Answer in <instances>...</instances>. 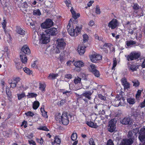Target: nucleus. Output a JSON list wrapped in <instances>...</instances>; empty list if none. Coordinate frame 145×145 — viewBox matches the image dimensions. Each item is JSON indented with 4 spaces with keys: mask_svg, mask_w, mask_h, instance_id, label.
<instances>
[{
    "mask_svg": "<svg viewBox=\"0 0 145 145\" xmlns=\"http://www.w3.org/2000/svg\"><path fill=\"white\" fill-rule=\"evenodd\" d=\"M72 24L70 23L67 25V28L68 32L71 36H77L81 31L82 26L80 25L79 27L76 26L75 29H74Z\"/></svg>",
    "mask_w": 145,
    "mask_h": 145,
    "instance_id": "1",
    "label": "nucleus"
},
{
    "mask_svg": "<svg viewBox=\"0 0 145 145\" xmlns=\"http://www.w3.org/2000/svg\"><path fill=\"white\" fill-rule=\"evenodd\" d=\"M71 116L69 115L68 116L67 113L66 112H63L61 116V114H59L56 117V119L59 121L60 123H61L64 125H67L69 123V117Z\"/></svg>",
    "mask_w": 145,
    "mask_h": 145,
    "instance_id": "2",
    "label": "nucleus"
},
{
    "mask_svg": "<svg viewBox=\"0 0 145 145\" xmlns=\"http://www.w3.org/2000/svg\"><path fill=\"white\" fill-rule=\"evenodd\" d=\"M30 52V50L27 46H23L20 53V59L23 63H27V59L26 54H28Z\"/></svg>",
    "mask_w": 145,
    "mask_h": 145,
    "instance_id": "3",
    "label": "nucleus"
},
{
    "mask_svg": "<svg viewBox=\"0 0 145 145\" xmlns=\"http://www.w3.org/2000/svg\"><path fill=\"white\" fill-rule=\"evenodd\" d=\"M57 44L56 52L59 53L64 49L66 43L63 39H58L57 40Z\"/></svg>",
    "mask_w": 145,
    "mask_h": 145,
    "instance_id": "4",
    "label": "nucleus"
},
{
    "mask_svg": "<svg viewBox=\"0 0 145 145\" xmlns=\"http://www.w3.org/2000/svg\"><path fill=\"white\" fill-rule=\"evenodd\" d=\"M133 134L131 131H129L128 134V137L129 138V139H123L120 144V145H130L132 144L133 138Z\"/></svg>",
    "mask_w": 145,
    "mask_h": 145,
    "instance_id": "5",
    "label": "nucleus"
},
{
    "mask_svg": "<svg viewBox=\"0 0 145 145\" xmlns=\"http://www.w3.org/2000/svg\"><path fill=\"white\" fill-rule=\"evenodd\" d=\"M140 56V52H133L127 56V59L128 61H132L138 58Z\"/></svg>",
    "mask_w": 145,
    "mask_h": 145,
    "instance_id": "6",
    "label": "nucleus"
},
{
    "mask_svg": "<svg viewBox=\"0 0 145 145\" xmlns=\"http://www.w3.org/2000/svg\"><path fill=\"white\" fill-rule=\"evenodd\" d=\"M54 22L52 20L48 18L41 24V26L43 29H47L52 26Z\"/></svg>",
    "mask_w": 145,
    "mask_h": 145,
    "instance_id": "7",
    "label": "nucleus"
},
{
    "mask_svg": "<svg viewBox=\"0 0 145 145\" xmlns=\"http://www.w3.org/2000/svg\"><path fill=\"white\" fill-rule=\"evenodd\" d=\"M125 99L121 95L117 96L115 101V106H123L125 105Z\"/></svg>",
    "mask_w": 145,
    "mask_h": 145,
    "instance_id": "8",
    "label": "nucleus"
},
{
    "mask_svg": "<svg viewBox=\"0 0 145 145\" xmlns=\"http://www.w3.org/2000/svg\"><path fill=\"white\" fill-rule=\"evenodd\" d=\"M138 138L142 142H144L142 145H145V128H142L139 133ZM139 145H141L140 144Z\"/></svg>",
    "mask_w": 145,
    "mask_h": 145,
    "instance_id": "9",
    "label": "nucleus"
},
{
    "mask_svg": "<svg viewBox=\"0 0 145 145\" xmlns=\"http://www.w3.org/2000/svg\"><path fill=\"white\" fill-rule=\"evenodd\" d=\"M89 57L91 61L93 63H96L102 59V56L96 53L92 54Z\"/></svg>",
    "mask_w": 145,
    "mask_h": 145,
    "instance_id": "10",
    "label": "nucleus"
},
{
    "mask_svg": "<svg viewBox=\"0 0 145 145\" xmlns=\"http://www.w3.org/2000/svg\"><path fill=\"white\" fill-rule=\"evenodd\" d=\"M40 42L42 44H46L50 40V37L46 33L42 34L40 39Z\"/></svg>",
    "mask_w": 145,
    "mask_h": 145,
    "instance_id": "11",
    "label": "nucleus"
},
{
    "mask_svg": "<svg viewBox=\"0 0 145 145\" xmlns=\"http://www.w3.org/2000/svg\"><path fill=\"white\" fill-rule=\"evenodd\" d=\"M108 130L111 132H113L116 129L115 124L116 121L114 119H112L109 122Z\"/></svg>",
    "mask_w": 145,
    "mask_h": 145,
    "instance_id": "12",
    "label": "nucleus"
},
{
    "mask_svg": "<svg viewBox=\"0 0 145 145\" xmlns=\"http://www.w3.org/2000/svg\"><path fill=\"white\" fill-rule=\"evenodd\" d=\"M118 22L116 19H113L108 24V26L109 28L111 29H114L118 26Z\"/></svg>",
    "mask_w": 145,
    "mask_h": 145,
    "instance_id": "13",
    "label": "nucleus"
},
{
    "mask_svg": "<svg viewBox=\"0 0 145 145\" xmlns=\"http://www.w3.org/2000/svg\"><path fill=\"white\" fill-rule=\"evenodd\" d=\"M45 33L49 37L50 35H56L57 33V29L55 28H52L46 30Z\"/></svg>",
    "mask_w": 145,
    "mask_h": 145,
    "instance_id": "14",
    "label": "nucleus"
},
{
    "mask_svg": "<svg viewBox=\"0 0 145 145\" xmlns=\"http://www.w3.org/2000/svg\"><path fill=\"white\" fill-rule=\"evenodd\" d=\"M92 93L90 91H86L83 93L82 95H78V96L80 98L82 97V96H84L90 100L91 99V95H92Z\"/></svg>",
    "mask_w": 145,
    "mask_h": 145,
    "instance_id": "15",
    "label": "nucleus"
},
{
    "mask_svg": "<svg viewBox=\"0 0 145 145\" xmlns=\"http://www.w3.org/2000/svg\"><path fill=\"white\" fill-rule=\"evenodd\" d=\"M123 124H131L132 123V120L129 118H125L121 121Z\"/></svg>",
    "mask_w": 145,
    "mask_h": 145,
    "instance_id": "16",
    "label": "nucleus"
},
{
    "mask_svg": "<svg viewBox=\"0 0 145 145\" xmlns=\"http://www.w3.org/2000/svg\"><path fill=\"white\" fill-rule=\"evenodd\" d=\"M73 64L76 67L79 68L82 67L84 66V62L81 60L75 61Z\"/></svg>",
    "mask_w": 145,
    "mask_h": 145,
    "instance_id": "17",
    "label": "nucleus"
},
{
    "mask_svg": "<svg viewBox=\"0 0 145 145\" xmlns=\"http://www.w3.org/2000/svg\"><path fill=\"white\" fill-rule=\"evenodd\" d=\"M70 11L72 14V17L75 19H77L80 16L79 13H76L72 7H71Z\"/></svg>",
    "mask_w": 145,
    "mask_h": 145,
    "instance_id": "18",
    "label": "nucleus"
},
{
    "mask_svg": "<svg viewBox=\"0 0 145 145\" xmlns=\"http://www.w3.org/2000/svg\"><path fill=\"white\" fill-rule=\"evenodd\" d=\"M128 68L129 70H131L132 71H134L137 70L138 68V67L135 64H129L128 66Z\"/></svg>",
    "mask_w": 145,
    "mask_h": 145,
    "instance_id": "19",
    "label": "nucleus"
},
{
    "mask_svg": "<svg viewBox=\"0 0 145 145\" xmlns=\"http://www.w3.org/2000/svg\"><path fill=\"white\" fill-rule=\"evenodd\" d=\"M84 46H78V52L80 55L84 54L85 52V48Z\"/></svg>",
    "mask_w": 145,
    "mask_h": 145,
    "instance_id": "20",
    "label": "nucleus"
},
{
    "mask_svg": "<svg viewBox=\"0 0 145 145\" xmlns=\"http://www.w3.org/2000/svg\"><path fill=\"white\" fill-rule=\"evenodd\" d=\"M86 123L89 126L91 127L96 128L98 127V126L96 125V123L90 121H87Z\"/></svg>",
    "mask_w": 145,
    "mask_h": 145,
    "instance_id": "21",
    "label": "nucleus"
},
{
    "mask_svg": "<svg viewBox=\"0 0 145 145\" xmlns=\"http://www.w3.org/2000/svg\"><path fill=\"white\" fill-rule=\"evenodd\" d=\"M17 33L21 35H23L25 34V31L22 29L18 27L17 29Z\"/></svg>",
    "mask_w": 145,
    "mask_h": 145,
    "instance_id": "22",
    "label": "nucleus"
},
{
    "mask_svg": "<svg viewBox=\"0 0 145 145\" xmlns=\"http://www.w3.org/2000/svg\"><path fill=\"white\" fill-rule=\"evenodd\" d=\"M127 101L130 104L133 105L135 103V100L134 98L130 97L127 99Z\"/></svg>",
    "mask_w": 145,
    "mask_h": 145,
    "instance_id": "23",
    "label": "nucleus"
},
{
    "mask_svg": "<svg viewBox=\"0 0 145 145\" xmlns=\"http://www.w3.org/2000/svg\"><path fill=\"white\" fill-rule=\"evenodd\" d=\"M58 76V74H49L48 78V79H55Z\"/></svg>",
    "mask_w": 145,
    "mask_h": 145,
    "instance_id": "24",
    "label": "nucleus"
},
{
    "mask_svg": "<svg viewBox=\"0 0 145 145\" xmlns=\"http://www.w3.org/2000/svg\"><path fill=\"white\" fill-rule=\"evenodd\" d=\"M40 103L38 101H35L33 102V108L35 109L36 110L37 109L39 106Z\"/></svg>",
    "mask_w": 145,
    "mask_h": 145,
    "instance_id": "25",
    "label": "nucleus"
},
{
    "mask_svg": "<svg viewBox=\"0 0 145 145\" xmlns=\"http://www.w3.org/2000/svg\"><path fill=\"white\" fill-rule=\"evenodd\" d=\"M40 111L42 113L43 116L44 117L47 118V115L46 112H45L44 110V107L42 106L40 108Z\"/></svg>",
    "mask_w": 145,
    "mask_h": 145,
    "instance_id": "26",
    "label": "nucleus"
},
{
    "mask_svg": "<svg viewBox=\"0 0 145 145\" xmlns=\"http://www.w3.org/2000/svg\"><path fill=\"white\" fill-rule=\"evenodd\" d=\"M131 25V23L130 22H127L126 24L125 25L129 29V33H130L131 34H133L134 31L133 30H131L130 29V25Z\"/></svg>",
    "mask_w": 145,
    "mask_h": 145,
    "instance_id": "27",
    "label": "nucleus"
},
{
    "mask_svg": "<svg viewBox=\"0 0 145 145\" xmlns=\"http://www.w3.org/2000/svg\"><path fill=\"white\" fill-rule=\"evenodd\" d=\"M81 80V79L80 78L78 77H77L75 78L74 80V82L75 84L79 83L80 84L82 85V84H80Z\"/></svg>",
    "mask_w": 145,
    "mask_h": 145,
    "instance_id": "28",
    "label": "nucleus"
},
{
    "mask_svg": "<svg viewBox=\"0 0 145 145\" xmlns=\"http://www.w3.org/2000/svg\"><path fill=\"white\" fill-rule=\"evenodd\" d=\"M89 71L93 72L94 71H95L96 70V67L95 65L93 64H92L90 65L89 67Z\"/></svg>",
    "mask_w": 145,
    "mask_h": 145,
    "instance_id": "29",
    "label": "nucleus"
},
{
    "mask_svg": "<svg viewBox=\"0 0 145 145\" xmlns=\"http://www.w3.org/2000/svg\"><path fill=\"white\" fill-rule=\"evenodd\" d=\"M18 99L19 100L25 97V95L24 93L23 92L21 94H17Z\"/></svg>",
    "mask_w": 145,
    "mask_h": 145,
    "instance_id": "30",
    "label": "nucleus"
},
{
    "mask_svg": "<svg viewBox=\"0 0 145 145\" xmlns=\"http://www.w3.org/2000/svg\"><path fill=\"white\" fill-rule=\"evenodd\" d=\"M23 70L26 73L29 75L31 74L32 73V71L30 70L29 69L25 67L24 68Z\"/></svg>",
    "mask_w": 145,
    "mask_h": 145,
    "instance_id": "31",
    "label": "nucleus"
},
{
    "mask_svg": "<svg viewBox=\"0 0 145 145\" xmlns=\"http://www.w3.org/2000/svg\"><path fill=\"white\" fill-rule=\"evenodd\" d=\"M61 142V140L59 138L57 137L54 138V140L53 142H52V144L53 145L55 143H56L57 144H59Z\"/></svg>",
    "mask_w": 145,
    "mask_h": 145,
    "instance_id": "32",
    "label": "nucleus"
},
{
    "mask_svg": "<svg viewBox=\"0 0 145 145\" xmlns=\"http://www.w3.org/2000/svg\"><path fill=\"white\" fill-rule=\"evenodd\" d=\"M77 138V135L76 133H73L71 136V139L73 141H75Z\"/></svg>",
    "mask_w": 145,
    "mask_h": 145,
    "instance_id": "33",
    "label": "nucleus"
},
{
    "mask_svg": "<svg viewBox=\"0 0 145 145\" xmlns=\"http://www.w3.org/2000/svg\"><path fill=\"white\" fill-rule=\"evenodd\" d=\"M64 2L68 7H72L71 2L70 0H65Z\"/></svg>",
    "mask_w": 145,
    "mask_h": 145,
    "instance_id": "34",
    "label": "nucleus"
},
{
    "mask_svg": "<svg viewBox=\"0 0 145 145\" xmlns=\"http://www.w3.org/2000/svg\"><path fill=\"white\" fill-rule=\"evenodd\" d=\"M136 42H135L132 40L127 41V42L126 44L127 46H130L131 45H133L135 44Z\"/></svg>",
    "mask_w": 145,
    "mask_h": 145,
    "instance_id": "35",
    "label": "nucleus"
},
{
    "mask_svg": "<svg viewBox=\"0 0 145 145\" xmlns=\"http://www.w3.org/2000/svg\"><path fill=\"white\" fill-rule=\"evenodd\" d=\"M46 86V85L45 84H42L41 83H40L39 88L40 90L42 91H43L44 90Z\"/></svg>",
    "mask_w": 145,
    "mask_h": 145,
    "instance_id": "36",
    "label": "nucleus"
},
{
    "mask_svg": "<svg viewBox=\"0 0 145 145\" xmlns=\"http://www.w3.org/2000/svg\"><path fill=\"white\" fill-rule=\"evenodd\" d=\"M83 42H85L88 41V35L86 34H84L83 35Z\"/></svg>",
    "mask_w": 145,
    "mask_h": 145,
    "instance_id": "37",
    "label": "nucleus"
},
{
    "mask_svg": "<svg viewBox=\"0 0 145 145\" xmlns=\"http://www.w3.org/2000/svg\"><path fill=\"white\" fill-rule=\"evenodd\" d=\"M38 129L44 130L45 131H49V129L46 126H42L37 128Z\"/></svg>",
    "mask_w": 145,
    "mask_h": 145,
    "instance_id": "38",
    "label": "nucleus"
},
{
    "mask_svg": "<svg viewBox=\"0 0 145 145\" xmlns=\"http://www.w3.org/2000/svg\"><path fill=\"white\" fill-rule=\"evenodd\" d=\"M104 47H108L110 49V48L112 47L113 50H114V49L112 45L110 43H106L103 46Z\"/></svg>",
    "mask_w": 145,
    "mask_h": 145,
    "instance_id": "39",
    "label": "nucleus"
},
{
    "mask_svg": "<svg viewBox=\"0 0 145 145\" xmlns=\"http://www.w3.org/2000/svg\"><path fill=\"white\" fill-rule=\"evenodd\" d=\"M33 14L35 15H40L41 14V13L39 9L34 10Z\"/></svg>",
    "mask_w": 145,
    "mask_h": 145,
    "instance_id": "40",
    "label": "nucleus"
},
{
    "mask_svg": "<svg viewBox=\"0 0 145 145\" xmlns=\"http://www.w3.org/2000/svg\"><path fill=\"white\" fill-rule=\"evenodd\" d=\"M117 65L116 59L115 58H114L113 59V65L112 67V69H114L116 66Z\"/></svg>",
    "mask_w": 145,
    "mask_h": 145,
    "instance_id": "41",
    "label": "nucleus"
},
{
    "mask_svg": "<svg viewBox=\"0 0 145 145\" xmlns=\"http://www.w3.org/2000/svg\"><path fill=\"white\" fill-rule=\"evenodd\" d=\"M133 8L135 10H138L140 9V7L137 3H134Z\"/></svg>",
    "mask_w": 145,
    "mask_h": 145,
    "instance_id": "42",
    "label": "nucleus"
},
{
    "mask_svg": "<svg viewBox=\"0 0 145 145\" xmlns=\"http://www.w3.org/2000/svg\"><path fill=\"white\" fill-rule=\"evenodd\" d=\"M37 96V94L35 93H29L28 95H27V96L29 98L31 97H36Z\"/></svg>",
    "mask_w": 145,
    "mask_h": 145,
    "instance_id": "43",
    "label": "nucleus"
},
{
    "mask_svg": "<svg viewBox=\"0 0 145 145\" xmlns=\"http://www.w3.org/2000/svg\"><path fill=\"white\" fill-rule=\"evenodd\" d=\"M133 86L135 87L138 86L139 85V83L138 81L137 80H135L133 81Z\"/></svg>",
    "mask_w": 145,
    "mask_h": 145,
    "instance_id": "44",
    "label": "nucleus"
},
{
    "mask_svg": "<svg viewBox=\"0 0 145 145\" xmlns=\"http://www.w3.org/2000/svg\"><path fill=\"white\" fill-rule=\"evenodd\" d=\"M141 91L140 90H139L138 91L136 95V98L137 99H138L141 95Z\"/></svg>",
    "mask_w": 145,
    "mask_h": 145,
    "instance_id": "45",
    "label": "nucleus"
},
{
    "mask_svg": "<svg viewBox=\"0 0 145 145\" xmlns=\"http://www.w3.org/2000/svg\"><path fill=\"white\" fill-rule=\"evenodd\" d=\"M95 13L97 14H100L101 13L99 7L98 6H97L96 7Z\"/></svg>",
    "mask_w": 145,
    "mask_h": 145,
    "instance_id": "46",
    "label": "nucleus"
},
{
    "mask_svg": "<svg viewBox=\"0 0 145 145\" xmlns=\"http://www.w3.org/2000/svg\"><path fill=\"white\" fill-rule=\"evenodd\" d=\"M22 7L24 8H26L28 7L27 4L26 2H25L22 3Z\"/></svg>",
    "mask_w": 145,
    "mask_h": 145,
    "instance_id": "47",
    "label": "nucleus"
},
{
    "mask_svg": "<svg viewBox=\"0 0 145 145\" xmlns=\"http://www.w3.org/2000/svg\"><path fill=\"white\" fill-rule=\"evenodd\" d=\"M93 73L95 75V76L97 77H99L100 76L99 72L97 70H95Z\"/></svg>",
    "mask_w": 145,
    "mask_h": 145,
    "instance_id": "48",
    "label": "nucleus"
},
{
    "mask_svg": "<svg viewBox=\"0 0 145 145\" xmlns=\"http://www.w3.org/2000/svg\"><path fill=\"white\" fill-rule=\"evenodd\" d=\"M90 145H95V142L93 138H90L89 141Z\"/></svg>",
    "mask_w": 145,
    "mask_h": 145,
    "instance_id": "49",
    "label": "nucleus"
},
{
    "mask_svg": "<svg viewBox=\"0 0 145 145\" xmlns=\"http://www.w3.org/2000/svg\"><path fill=\"white\" fill-rule=\"evenodd\" d=\"M123 85L124 86V89H127L130 88V84L128 82Z\"/></svg>",
    "mask_w": 145,
    "mask_h": 145,
    "instance_id": "50",
    "label": "nucleus"
},
{
    "mask_svg": "<svg viewBox=\"0 0 145 145\" xmlns=\"http://www.w3.org/2000/svg\"><path fill=\"white\" fill-rule=\"evenodd\" d=\"M62 53H61L59 56L60 60L61 62H62V61L65 59L64 54H63V56H62Z\"/></svg>",
    "mask_w": 145,
    "mask_h": 145,
    "instance_id": "51",
    "label": "nucleus"
},
{
    "mask_svg": "<svg viewBox=\"0 0 145 145\" xmlns=\"http://www.w3.org/2000/svg\"><path fill=\"white\" fill-rule=\"evenodd\" d=\"M36 140L37 142L40 143L41 144H42L43 143V140L42 138H41L40 139L38 138H36Z\"/></svg>",
    "mask_w": 145,
    "mask_h": 145,
    "instance_id": "52",
    "label": "nucleus"
},
{
    "mask_svg": "<svg viewBox=\"0 0 145 145\" xmlns=\"http://www.w3.org/2000/svg\"><path fill=\"white\" fill-rule=\"evenodd\" d=\"M113 141L111 139H109L107 142V145H114Z\"/></svg>",
    "mask_w": 145,
    "mask_h": 145,
    "instance_id": "53",
    "label": "nucleus"
},
{
    "mask_svg": "<svg viewBox=\"0 0 145 145\" xmlns=\"http://www.w3.org/2000/svg\"><path fill=\"white\" fill-rule=\"evenodd\" d=\"M95 22L93 20H90L88 23V25L92 27L95 24Z\"/></svg>",
    "mask_w": 145,
    "mask_h": 145,
    "instance_id": "54",
    "label": "nucleus"
},
{
    "mask_svg": "<svg viewBox=\"0 0 145 145\" xmlns=\"http://www.w3.org/2000/svg\"><path fill=\"white\" fill-rule=\"evenodd\" d=\"M20 79L19 77L15 78L13 79V81L15 82L16 84L18 83L20 81Z\"/></svg>",
    "mask_w": 145,
    "mask_h": 145,
    "instance_id": "55",
    "label": "nucleus"
},
{
    "mask_svg": "<svg viewBox=\"0 0 145 145\" xmlns=\"http://www.w3.org/2000/svg\"><path fill=\"white\" fill-rule=\"evenodd\" d=\"M121 81L122 85L127 82V79L125 78H122Z\"/></svg>",
    "mask_w": 145,
    "mask_h": 145,
    "instance_id": "56",
    "label": "nucleus"
},
{
    "mask_svg": "<svg viewBox=\"0 0 145 145\" xmlns=\"http://www.w3.org/2000/svg\"><path fill=\"white\" fill-rule=\"evenodd\" d=\"M7 94V95H8V99L10 101H11V99L12 98L11 94L10 92H6Z\"/></svg>",
    "mask_w": 145,
    "mask_h": 145,
    "instance_id": "57",
    "label": "nucleus"
},
{
    "mask_svg": "<svg viewBox=\"0 0 145 145\" xmlns=\"http://www.w3.org/2000/svg\"><path fill=\"white\" fill-rule=\"evenodd\" d=\"M25 114L27 116H33L34 115V114L31 112H27L25 113Z\"/></svg>",
    "mask_w": 145,
    "mask_h": 145,
    "instance_id": "58",
    "label": "nucleus"
},
{
    "mask_svg": "<svg viewBox=\"0 0 145 145\" xmlns=\"http://www.w3.org/2000/svg\"><path fill=\"white\" fill-rule=\"evenodd\" d=\"M64 94H65L67 96H69L70 94V93L71 91H64L62 92Z\"/></svg>",
    "mask_w": 145,
    "mask_h": 145,
    "instance_id": "59",
    "label": "nucleus"
},
{
    "mask_svg": "<svg viewBox=\"0 0 145 145\" xmlns=\"http://www.w3.org/2000/svg\"><path fill=\"white\" fill-rule=\"evenodd\" d=\"M65 78L68 79H71L72 78V75L70 74H65Z\"/></svg>",
    "mask_w": 145,
    "mask_h": 145,
    "instance_id": "60",
    "label": "nucleus"
},
{
    "mask_svg": "<svg viewBox=\"0 0 145 145\" xmlns=\"http://www.w3.org/2000/svg\"><path fill=\"white\" fill-rule=\"evenodd\" d=\"M139 131V129L137 128H136L135 129H133V132L134 133V135H136V134Z\"/></svg>",
    "mask_w": 145,
    "mask_h": 145,
    "instance_id": "61",
    "label": "nucleus"
},
{
    "mask_svg": "<svg viewBox=\"0 0 145 145\" xmlns=\"http://www.w3.org/2000/svg\"><path fill=\"white\" fill-rule=\"evenodd\" d=\"M144 113L143 112H140L139 116H138V118L140 119L143 118L144 117Z\"/></svg>",
    "mask_w": 145,
    "mask_h": 145,
    "instance_id": "62",
    "label": "nucleus"
},
{
    "mask_svg": "<svg viewBox=\"0 0 145 145\" xmlns=\"http://www.w3.org/2000/svg\"><path fill=\"white\" fill-rule=\"evenodd\" d=\"M31 20V19L30 18H29V19H27L26 20V23L27 25H31V23L30 22Z\"/></svg>",
    "mask_w": 145,
    "mask_h": 145,
    "instance_id": "63",
    "label": "nucleus"
},
{
    "mask_svg": "<svg viewBox=\"0 0 145 145\" xmlns=\"http://www.w3.org/2000/svg\"><path fill=\"white\" fill-rule=\"evenodd\" d=\"M29 142L31 145H35L36 143L35 141L32 140H29Z\"/></svg>",
    "mask_w": 145,
    "mask_h": 145,
    "instance_id": "64",
    "label": "nucleus"
}]
</instances>
